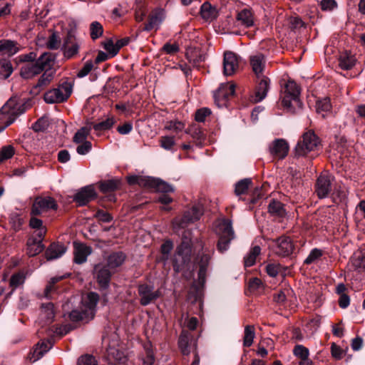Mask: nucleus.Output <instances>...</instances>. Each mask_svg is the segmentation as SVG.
<instances>
[{"mask_svg": "<svg viewBox=\"0 0 365 365\" xmlns=\"http://www.w3.org/2000/svg\"><path fill=\"white\" fill-rule=\"evenodd\" d=\"M192 232L185 230L182 232L181 242L177 246L172 259L173 270L176 273L189 268L192 258Z\"/></svg>", "mask_w": 365, "mask_h": 365, "instance_id": "1", "label": "nucleus"}, {"mask_svg": "<svg viewBox=\"0 0 365 365\" xmlns=\"http://www.w3.org/2000/svg\"><path fill=\"white\" fill-rule=\"evenodd\" d=\"M214 253V250H209L208 249H203L200 252H199L197 255L195 257V263L198 267V272H197V281L198 285H193L190 289V292L193 291L196 292L195 295H192V297H202L203 295V287L206 281L207 272L208 269V267L212 259V255ZM189 297H191L190 295Z\"/></svg>", "mask_w": 365, "mask_h": 365, "instance_id": "2", "label": "nucleus"}, {"mask_svg": "<svg viewBox=\"0 0 365 365\" xmlns=\"http://www.w3.org/2000/svg\"><path fill=\"white\" fill-rule=\"evenodd\" d=\"M98 298H80L79 305L68 315L71 321L78 322L93 319Z\"/></svg>", "mask_w": 365, "mask_h": 365, "instance_id": "3", "label": "nucleus"}, {"mask_svg": "<svg viewBox=\"0 0 365 365\" xmlns=\"http://www.w3.org/2000/svg\"><path fill=\"white\" fill-rule=\"evenodd\" d=\"M127 182L130 185H138L145 188H154L163 194L173 192L174 188L168 182L152 177L140 175H130L127 177Z\"/></svg>", "mask_w": 365, "mask_h": 365, "instance_id": "4", "label": "nucleus"}, {"mask_svg": "<svg viewBox=\"0 0 365 365\" xmlns=\"http://www.w3.org/2000/svg\"><path fill=\"white\" fill-rule=\"evenodd\" d=\"M217 235L218 236L217 249L220 253H224L229 249L231 241L235 237L232 221L224 219L218 225Z\"/></svg>", "mask_w": 365, "mask_h": 365, "instance_id": "5", "label": "nucleus"}, {"mask_svg": "<svg viewBox=\"0 0 365 365\" xmlns=\"http://www.w3.org/2000/svg\"><path fill=\"white\" fill-rule=\"evenodd\" d=\"M203 215V208L201 205H195L185 210L182 216L175 217L172 220V227L175 231L184 229L190 224L198 220Z\"/></svg>", "mask_w": 365, "mask_h": 365, "instance_id": "6", "label": "nucleus"}, {"mask_svg": "<svg viewBox=\"0 0 365 365\" xmlns=\"http://www.w3.org/2000/svg\"><path fill=\"white\" fill-rule=\"evenodd\" d=\"M320 144L318 136L313 130H309L302 135V140H299L295 148V155L304 156L309 152L314 150Z\"/></svg>", "mask_w": 365, "mask_h": 365, "instance_id": "7", "label": "nucleus"}, {"mask_svg": "<svg viewBox=\"0 0 365 365\" xmlns=\"http://www.w3.org/2000/svg\"><path fill=\"white\" fill-rule=\"evenodd\" d=\"M334 177L329 172H322L317 178L314 185V192L319 199H324L329 197L332 190V183Z\"/></svg>", "mask_w": 365, "mask_h": 365, "instance_id": "8", "label": "nucleus"}, {"mask_svg": "<svg viewBox=\"0 0 365 365\" xmlns=\"http://www.w3.org/2000/svg\"><path fill=\"white\" fill-rule=\"evenodd\" d=\"M105 357L107 361L110 364L115 365L125 362L126 356L120 347L119 341L117 339L110 341L106 349Z\"/></svg>", "mask_w": 365, "mask_h": 365, "instance_id": "9", "label": "nucleus"}, {"mask_svg": "<svg viewBox=\"0 0 365 365\" xmlns=\"http://www.w3.org/2000/svg\"><path fill=\"white\" fill-rule=\"evenodd\" d=\"M300 90L294 81H288L284 86V96L282 99V104L284 107L292 110V101L299 102Z\"/></svg>", "mask_w": 365, "mask_h": 365, "instance_id": "10", "label": "nucleus"}, {"mask_svg": "<svg viewBox=\"0 0 365 365\" xmlns=\"http://www.w3.org/2000/svg\"><path fill=\"white\" fill-rule=\"evenodd\" d=\"M25 103H17L16 100L10 98L0 110V120H4V116L14 117L15 119L26 111Z\"/></svg>", "mask_w": 365, "mask_h": 365, "instance_id": "11", "label": "nucleus"}, {"mask_svg": "<svg viewBox=\"0 0 365 365\" xmlns=\"http://www.w3.org/2000/svg\"><path fill=\"white\" fill-rule=\"evenodd\" d=\"M178 346L183 355H189L192 351L195 354V351H197V339L187 330L181 331L178 339Z\"/></svg>", "mask_w": 365, "mask_h": 365, "instance_id": "12", "label": "nucleus"}, {"mask_svg": "<svg viewBox=\"0 0 365 365\" xmlns=\"http://www.w3.org/2000/svg\"><path fill=\"white\" fill-rule=\"evenodd\" d=\"M50 209L53 210L58 209V205L53 197H37L35 198L32 205L31 215L33 216L40 215L42 212L47 211Z\"/></svg>", "mask_w": 365, "mask_h": 365, "instance_id": "13", "label": "nucleus"}, {"mask_svg": "<svg viewBox=\"0 0 365 365\" xmlns=\"http://www.w3.org/2000/svg\"><path fill=\"white\" fill-rule=\"evenodd\" d=\"M272 242L275 244L274 252L277 255L285 257L293 253L294 245L289 237L283 235Z\"/></svg>", "mask_w": 365, "mask_h": 365, "instance_id": "14", "label": "nucleus"}, {"mask_svg": "<svg viewBox=\"0 0 365 365\" xmlns=\"http://www.w3.org/2000/svg\"><path fill=\"white\" fill-rule=\"evenodd\" d=\"M234 84H222L214 93L215 103L218 107L226 106L227 100L235 95Z\"/></svg>", "mask_w": 365, "mask_h": 365, "instance_id": "15", "label": "nucleus"}, {"mask_svg": "<svg viewBox=\"0 0 365 365\" xmlns=\"http://www.w3.org/2000/svg\"><path fill=\"white\" fill-rule=\"evenodd\" d=\"M97 197V193L93 185L82 187L74 196L73 201L78 206H84Z\"/></svg>", "mask_w": 365, "mask_h": 365, "instance_id": "16", "label": "nucleus"}, {"mask_svg": "<svg viewBox=\"0 0 365 365\" xmlns=\"http://www.w3.org/2000/svg\"><path fill=\"white\" fill-rule=\"evenodd\" d=\"M106 264H96L94 267V272L97 282L100 287L103 289H106L109 287L112 272Z\"/></svg>", "mask_w": 365, "mask_h": 365, "instance_id": "17", "label": "nucleus"}, {"mask_svg": "<svg viewBox=\"0 0 365 365\" xmlns=\"http://www.w3.org/2000/svg\"><path fill=\"white\" fill-rule=\"evenodd\" d=\"M239 68L237 56L232 51H226L223 58V73L225 76L233 75Z\"/></svg>", "mask_w": 365, "mask_h": 365, "instance_id": "18", "label": "nucleus"}, {"mask_svg": "<svg viewBox=\"0 0 365 365\" xmlns=\"http://www.w3.org/2000/svg\"><path fill=\"white\" fill-rule=\"evenodd\" d=\"M53 346L51 340L38 342L28 354V359L34 363L41 359Z\"/></svg>", "mask_w": 365, "mask_h": 365, "instance_id": "19", "label": "nucleus"}, {"mask_svg": "<svg viewBox=\"0 0 365 365\" xmlns=\"http://www.w3.org/2000/svg\"><path fill=\"white\" fill-rule=\"evenodd\" d=\"M289 145L284 139H276L269 147L271 155L278 159H284L288 154Z\"/></svg>", "mask_w": 365, "mask_h": 365, "instance_id": "20", "label": "nucleus"}, {"mask_svg": "<svg viewBox=\"0 0 365 365\" xmlns=\"http://www.w3.org/2000/svg\"><path fill=\"white\" fill-rule=\"evenodd\" d=\"M74 258L75 263L81 264L85 262L88 256L91 253L92 249L82 243L74 242Z\"/></svg>", "mask_w": 365, "mask_h": 365, "instance_id": "21", "label": "nucleus"}, {"mask_svg": "<svg viewBox=\"0 0 365 365\" xmlns=\"http://www.w3.org/2000/svg\"><path fill=\"white\" fill-rule=\"evenodd\" d=\"M164 16V9L157 8L154 9L148 16V22L145 24L143 31H150L155 27H158L163 21Z\"/></svg>", "mask_w": 365, "mask_h": 365, "instance_id": "22", "label": "nucleus"}, {"mask_svg": "<svg viewBox=\"0 0 365 365\" xmlns=\"http://www.w3.org/2000/svg\"><path fill=\"white\" fill-rule=\"evenodd\" d=\"M269 78L265 76H262L258 78L255 88V102H259L266 97L269 88Z\"/></svg>", "mask_w": 365, "mask_h": 365, "instance_id": "23", "label": "nucleus"}, {"mask_svg": "<svg viewBox=\"0 0 365 365\" xmlns=\"http://www.w3.org/2000/svg\"><path fill=\"white\" fill-rule=\"evenodd\" d=\"M66 247L58 242H52L46 250L45 256L48 261L61 257L66 251Z\"/></svg>", "mask_w": 365, "mask_h": 365, "instance_id": "24", "label": "nucleus"}, {"mask_svg": "<svg viewBox=\"0 0 365 365\" xmlns=\"http://www.w3.org/2000/svg\"><path fill=\"white\" fill-rule=\"evenodd\" d=\"M185 56L192 66L199 68L205 60V55L199 48H191L187 50Z\"/></svg>", "mask_w": 365, "mask_h": 365, "instance_id": "25", "label": "nucleus"}, {"mask_svg": "<svg viewBox=\"0 0 365 365\" xmlns=\"http://www.w3.org/2000/svg\"><path fill=\"white\" fill-rule=\"evenodd\" d=\"M19 44L17 41L10 39L0 40V53L11 57L18 53Z\"/></svg>", "mask_w": 365, "mask_h": 365, "instance_id": "26", "label": "nucleus"}, {"mask_svg": "<svg viewBox=\"0 0 365 365\" xmlns=\"http://www.w3.org/2000/svg\"><path fill=\"white\" fill-rule=\"evenodd\" d=\"M53 78V72L45 71L39 78L37 83L31 89V94L38 95L40 91L46 88Z\"/></svg>", "mask_w": 365, "mask_h": 365, "instance_id": "27", "label": "nucleus"}, {"mask_svg": "<svg viewBox=\"0 0 365 365\" xmlns=\"http://www.w3.org/2000/svg\"><path fill=\"white\" fill-rule=\"evenodd\" d=\"M56 58V54L51 52H44L36 60L41 71H48L52 68Z\"/></svg>", "mask_w": 365, "mask_h": 365, "instance_id": "28", "label": "nucleus"}, {"mask_svg": "<svg viewBox=\"0 0 365 365\" xmlns=\"http://www.w3.org/2000/svg\"><path fill=\"white\" fill-rule=\"evenodd\" d=\"M250 65L253 72L256 74L257 78L262 76V73L265 66V58L263 54L257 53L250 58Z\"/></svg>", "mask_w": 365, "mask_h": 365, "instance_id": "29", "label": "nucleus"}, {"mask_svg": "<svg viewBox=\"0 0 365 365\" xmlns=\"http://www.w3.org/2000/svg\"><path fill=\"white\" fill-rule=\"evenodd\" d=\"M121 186V181L119 179H110L102 180L98 182V187L103 194L110 193L119 190Z\"/></svg>", "mask_w": 365, "mask_h": 365, "instance_id": "30", "label": "nucleus"}, {"mask_svg": "<svg viewBox=\"0 0 365 365\" xmlns=\"http://www.w3.org/2000/svg\"><path fill=\"white\" fill-rule=\"evenodd\" d=\"M26 246V253L29 257H34L44 250L43 244L40 241H37V239L34 237L28 239Z\"/></svg>", "mask_w": 365, "mask_h": 365, "instance_id": "31", "label": "nucleus"}, {"mask_svg": "<svg viewBox=\"0 0 365 365\" xmlns=\"http://www.w3.org/2000/svg\"><path fill=\"white\" fill-rule=\"evenodd\" d=\"M126 255L121 252H112L107 259V266L110 269H115L121 266L126 259Z\"/></svg>", "mask_w": 365, "mask_h": 365, "instance_id": "32", "label": "nucleus"}, {"mask_svg": "<svg viewBox=\"0 0 365 365\" xmlns=\"http://www.w3.org/2000/svg\"><path fill=\"white\" fill-rule=\"evenodd\" d=\"M200 15L205 21H212L218 16V11L209 2H205L200 7Z\"/></svg>", "mask_w": 365, "mask_h": 365, "instance_id": "33", "label": "nucleus"}, {"mask_svg": "<svg viewBox=\"0 0 365 365\" xmlns=\"http://www.w3.org/2000/svg\"><path fill=\"white\" fill-rule=\"evenodd\" d=\"M356 59L355 56L351 52L345 51L339 57V65L343 70H350L356 64Z\"/></svg>", "mask_w": 365, "mask_h": 365, "instance_id": "34", "label": "nucleus"}, {"mask_svg": "<svg viewBox=\"0 0 365 365\" xmlns=\"http://www.w3.org/2000/svg\"><path fill=\"white\" fill-rule=\"evenodd\" d=\"M43 98L48 103H62L66 101L58 86L45 93Z\"/></svg>", "mask_w": 365, "mask_h": 365, "instance_id": "35", "label": "nucleus"}, {"mask_svg": "<svg viewBox=\"0 0 365 365\" xmlns=\"http://www.w3.org/2000/svg\"><path fill=\"white\" fill-rule=\"evenodd\" d=\"M42 72L38 64L35 61L31 64H27L21 68L20 76L25 78H31L34 76L41 73Z\"/></svg>", "mask_w": 365, "mask_h": 365, "instance_id": "36", "label": "nucleus"}, {"mask_svg": "<svg viewBox=\"0 0 365 365\" xmlns=\"http://www.w3.org/2000/svg\"><path fill=\"white\" fill-rule=\"evenodd\" d=\"M185 133L190 135L197 145H202L205 139V135L200 127L192 125L185 130Z\"/></svg>", "mask_w": 365, "mask_h": 365, "instance_id": "37", "label": "nucleus"}, {"mask_svg": "<svg viewBox=\"0 0 365 365\" xmlns=\"http://www.w3.org/2000/svg\"><path fill=\"white\" fill-rule=\"evenodd\" d=\"M268 212L274 217H284L286 215L284 204L274 199L270 201L268 205Z\"/></svg>", "mask_w": 365, "mask_h": 365, "instance_id": "38", "label": "nucleus"}, {"mask_svg": "<svg viewBox=\"0 0 365 365\" xmlns=\"http://www.w3.org/2000/svg\"><path fill=\"white\" fill-rule=\"evenodd\" d=\"M54 305L51 302L42 304L41 307V317L45 324H51L55 317Z\"/></svg>", "mask_w": 365, "mask_h": 365, "instance_id": "39", "label": "nucleus"}, {"mask_svg": "<svg viewBox=\"0 0 365 365\" xmlns=\"http://www.w3.org/2000/svg\"><path fill=\"white\" fill-rule=\"evenodd\" d=\"M238 21L245 27H250L254 24L253 14L250 9H244L240 11L236 17Z\"/></svg>", "mask_w": 365, "mask_h": 365, "instance_id": "40", "label": "nucleus"}, {"mask_svg": "<svg viewBox=\"0 0 365 365\" xmlns=\"http://www.w3.org/2000/svg\"><path fill=\"white\" fill-rule=\"evenodd\" d=\"M145 356L143 357V365H153L155 363V358L150 341L144 344Z\"/></svg>", "mask_w": 365, "mask_h": 365, "instance_id": "41", "label": "nucleus"}, {"mask_svg": "<svg viewBox=\"0 0 365 365\" xmlns=\"http://www.w3.org/2000/svg\"><path fill=\"white\" fill-rule=\"evenodd\" d=\"M13 66L9 60L0 59V79H7L13 73Z\"/></svg>", "mask_w": 365, "mask_h": 365, "instance_id": "42", "label": "nucleus"}, {"mask_svg": "<svg viewBox=\"0 0 365 365\" xmlns=\"http://www.w3.org/2000/svg\"><path fill=\"white\" fill-rule=\"evenodd\" d=\"M252 185L251 178H245L235 184V194L237 196L245 194L249 187Z\"/></svg>", "mask_w": 365, "mask_h": 365, "instance_id": "43", "label": "nucleus"}, {"mask_svg": "<svg viewBox=\"0 0 365 365\" xmlns=\"http://www.w3.org/2000/svg\"><path fill=\"white\" fill-rule=\"evenodd\" d=\"M91 128L84 126L76 131L73 137V142L76 144L88 141L87 138L90 135Z\"/></svg>", "mask_w": 365, "mask_h": 365, "instance_id": "44", "label": "nucleus"}, {"mask_svg": "<svg viewBox=\"0 0 365 365\" xmlns=\"http://www.w3.org/2000/svg\"><path fill=\"white\" fill-rule=\"evenodd\" d=\"M331 109V104L330 98L328 97L324 98L317 101L316 110L318 113H322V117L325 116L324 113L329 112Z\"/></svg>", "mask_w": 365, "mask_h": 365, "instance_id": "45", "label": "nucleus"}, {"mask_svg": "<svg viewBox=\"0 0 365 365\" xmlns=\"http://www.w3.org/2000/svg\"><path fill=\"white\" fill-rule=\"evenodd\" d=\"M265 270L269 276L272 277H275L279 273L284 274L285 273V271L287 270V268L283 267L279 263H271L266 265Z\"/></svg>", "mask_w": 365, "mask_h": 365, "instance_id": "46", "label": "nucleus"}, {"mask_svg": "<svg viewBox=\"0 0 365 365\" xmlns=\"http://www.w3.org/2000/svg\"><path fill=\"white\" fill-rule=\"evenodd\" d=\"M261 248L256 245L253 247L249 254L245 257L244 264L245 267H252L255 264L257 257L260 254Z\"/></svg>", "mask_w": 365, "mask_h": 365, "instance_id": "47", "label": "nucleus"}, {"mask_svg": "<svg viewBox=\"0 0 365 365\" xmlns=\"http://www.w3.org/2000/svg\"><path fill=\"white\" fill-rule=\"evenodd\" d=\"M255 336V327L253 325H247L245 327V333L243 337V345L246 347H250Z\"/></svg>", "mask_w": 365, "mask_h": 365, "instance_id": "48", "label": "nucleus"}, {"mask_svg": "<svg viewBox=\"0 0 365 365\" xmlns=\"http://www.w3.org/2000/svg\"><path fill=\"white\" fill-rule=\"evenodd\" d=\"M80 46L78 43L68 44L67 46L63 45L61 49L63 52V56L66 59H71L76 56L79 51Z\"/></svg>", "mask_w": 365, "mask_h": 365, "instance_id": "49", "label": "nucleus"}, {"mask_svg": "<svg viewBox=\"0 0 365 365\" xmlns=\"http://www.w3.org/2000/svg\"><path fill=\"white\" fill-rule=\"evenodd\" d=\"M103 34V27L98 21H93L90 25V36L93 41L100 38Z\"/></svg>", "mask_w": 365, "mask_h": 365, "instance_id": "50", "label": "nucleus"}, {"mask_svg": "<svg viewBox=\"0 0 365 365\" xmlns=\"http://www.w3.org/2000/svg\"><path fill=\"white\" fill-rule=\"evenodd\" d=\"M115 123L113 118H108L106 120H103L98 123H92L93 128L96 131H103L109 130L113 127Z\"/></svg>", "mask_w": 365, "mask_h": 365, "instance_id": "51", "label": "nucleus"}, {"mask_svg": "<svg viewBox=\"0 0 365 365\" xmlns=\"http://www.w3.org/2000/svg\"><path fill=\"white\" fill-rule=\"evenodd\" d=\"M159 143L161 148L167 150H173L175 145V141L173 136L165 135L160 137Z\"/></svg>", "mask_w": 365, "mask_h": 365, "instance_id": "52", "label": "nucleus"}, {"mask_svg": "<svg viewBox=\"0 0 365 365\" xmlns=\"http://www.w3.org/2000/svg\"><path fill=\"white\" fill-rule=\"evenodd\" d=\"M73 86V83L68 81L67 78L61 79L58 84V87L60 88L61 92H63V94L66 100L69 98L72 93Z\"/></svg>", "mask_w": 365, "mask_h": 365, "instance_id": "53", "label": "nucleus"}, {"mask_svg": "<svg viewBox=\"0 0 365 365\" xmlns=\"http://www.w3.org/2000/svg\"><path fill=\"white\" fill-rule=\"evenodd\" d=\"M352 264L357 269H365V251L355 255L352 259Z\"/></svg>", "mask_w": 365, "mask_h": 365, "instance_id": "54", "label": "nucleus"}, {"mask_svg": "<svg viewBox=\"0 0 365 365\" xmlns=\"http://www.w3.org/2000/svg\"><path fill=\"white\" fill-rule=\"evenodd\" d=\"M61 278L54 277L51 279L44 290V297H48V295L60 294V292L58 291L57 287L55 286L56 283L58 282Z\"/></svg>", "mask_w": 365, "mask_h": 365, "instance_id": "55", "label": "nucleus"}, {"mask_svg": "<svg viewBox=\"0 0 365 365\" xmlns=\"http://www.w3.org/2000/svg\"><path fill=\"white\" fill-rule=\"evenodd\" d=\"M15 153L14 148L11 145L3 146L0 149V163L3 161L10 159Z\"/></svg>", "mask_w": 365, "mask_h": 365, "instance_id": "56", "label": "nucleus"}, {"mask_svg": "<svg viewBox=\"0 0 365 365\" xmlns=\"http://www.w3.org/2000/svg\"><path fill=\"white\" fill-rule=\"evenodd\" d=\"M293 354L301 361L309 358V349L303 345L297 344L293 349Z\"/></svg>", "mask_w": 365, "mask_h": 365, "instance_id": "57", "label": "nucleus"}, {"mask_svg": "<svg viewBox=\"0 0 365 365\" xmlns=\"http://www.w3.org/2000/svg\"><path fill=\"white\" fill-rule=\"evenodd\" d=\"M10 223L14 231L17 232L21 229V226L24 224V219L20 215L14 213L10 216Z\"/></svg>", "mask_w": 365, "mask_h": 365, "instance_id": "58", "label": "nucleus"}, {"mask_svg": "<svg viewBox=\"0 0 365 365\" xmlns=\"http://www.w3.org/2000/svg\"><path fill=\"white\" fill-rule=\"evenodd\" d=\"M61 41L56 32H53L48 37L46 43V47L48 49L55 50L60 47Z\"/></svg>", "mask_w": 365, "mask_h": 365, "instance_id": "59", "label": "nucleus"}, {"mask_svg": "<svg viewBox=\"0 0 365 365\" xmlns=\"http://www.w3.org/2000/svg\"><path fill=\"white\" fill-rule=\"evenodd\" d=\"M323 255V251L318 248L313 249L309 256L306 258L304 263L306 264H311L314 262L316 260L319 259Z\"/></svg>", "mask_w": 365, "mask_h": 365, "instance_id": "60", "label": "nucleus"}, {"mask_svg": "<svg viewBox=\"0 0 365 365\" xmlns=\"http://www.w3.org/2000/svg\"><path fill=\"white\" fill-rule=\"evenodd\" d=\"M173 249V242L170 240H165L160 247V252L163 255V259L167 260L169 255Z\"/></svg>", "mask_w": 365, "mask_h": 365, "instance_id": "61", "label": "nucleus"}, {"mask_svg": "<svg viewBox=\"0 0 365 365\" xmlns=\"http://www.w3.org/2000/svg\"><path fill=\"white\" fill-rule=\"evenodd\" d=\"M185 127V124L178 120H170L166 123L165 129L167 130H173L175 133L181 131Z\"/></svg>", "mask_w": 365, "mask_h": 365, "instance_id": "62", "label": "nucleus"}, {"mask_svg": "<svg viewBox=\"0 0 365 365\" xmlns=\"http://www.w3.org/2000/svg\"><path fill=\"white\" fill-rule=\"evenodd\" d=\"M77 365H98V361L93 356L85 354L78 358Z\"/></svg>", "mask_w": 365, "mask_h": 365, "instance_id": "63", "label": "nucleus"}, {"mask_svg": "<svg viewBox=\"0 0 365 365\" xmlns=\"http://www.w3.org/2000/svg\"><path fill=\"white\" fill-rule=\"evenodd\" d=\"M25 280V276L21 272L14 274L10 279V286L12 288H16L18 286L22 284Z\"/></svg>", "mask_w": 365, "mask_h": 365, "instance_id": "64", "label": "nucleus"}]
</instances>
